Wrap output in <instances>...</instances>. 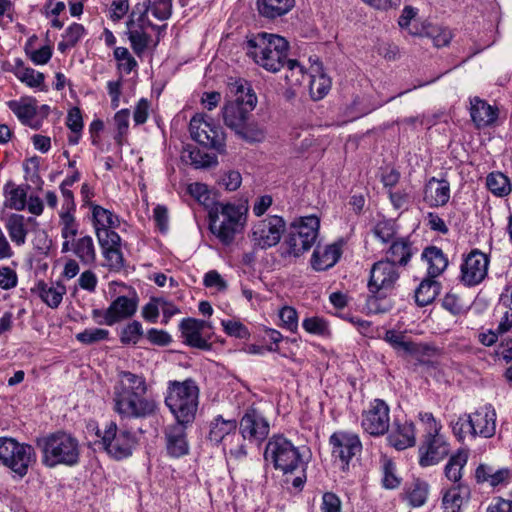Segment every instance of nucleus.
Returning <instances> with one entry per match:
<instances>
[{
    "label": "nucleus",
    "mask_w": 512,
    "mask_h": 512,
    "mask_svg": "<svg viewBox=\"0 0 512 512\" xmlns=\"http://www.w3.org/2000/svg\"><path fill=\"white\" fill-rule=\"evenodd\" d=\"M148 384L141 374L120 371L113 386V410L121 420L146 419L159 410L158 402L147 396Z\"/></svg>",
    "instance_id": "1"
},
{
    "label": "nucleus",
    "mask_w": 512,
    "mask_h": 512,
    "mask_svg": "<svg viewBox=\"0 0 512 512\" xmlns=\"http://www.w3.org/2000/svg\"><path fill=\"white\" fill-rule=\"evenodd\" d=\"M231 91L234 98L227 100L221 109L224 124L246 142H261L265 137L263 129L257 123L249 121L257 105L255 92L244 80L232 84Z\"/></svg>",
    "instance_id": "2"
},
{
    "label": "nucleus",
    "mask_w": 512,
    "mask_h": 512,
    "mask_svg": "<svg viewBox=\"0 0 512 512\" xmlns=\"http://www.w3.org/2000/svg\"><path fill=\"white\" fill-rule=\"evenodd\" d=\"M264 459L271 462L276 470L282 472L285 481L292 479L293 487L302 488L306 481V463L302 459L299 449L282 435L272 436L265 447Z\"/></svg>",
    "instance_id": "3"
},
{
    "label": "nucleus",
    "mask_w": 512,
    "mask_h": 512,
    "mask_svg": "<svg viewBox=\"0 0 512 512\" xmlns=\"http://www.w3.org/2000/svg\"><path fill=\"white\" fill-rule=\"evenodd\" d=\"M289 43L277 34L259 32L246 42V54L265 70L276 73L288 61Z\"/></svg>",
    "instance_id": "4"
},
{
    "label": "nucleus",
    "mask_w": 512,
    "mask_h": 512,
    "mask_svg": "<svg viewBox=\"0 0 512 512\" xmlns=\"http://www.w3.org/2000/svg\"><path fill=\"white\" fill-rule=\"evenodd\" d=\"M42 463L48 468L58 465L74 466L79 462V441L70 433L58 431L37 440Z\"/></svg>",
    "instance_id": "5"
},
{
    "label": "nucleus",
    "mask_w": 512,
    "mask_h": 512,
    "mask_svg": "<svg viewBox=\"0 0 512 512\" xmlns=\"http://www.w3.org/2000/svg\"><path fill=\"white\" fill-rule=\"evenodd\" d=\"M245 209L242 205L217 202L209 211V229L223 244H231L246 223Z\"/></svg>",
    "instance_id": "6"
},
{
    "label": "nucleus",
    "mask_w": 512,
    "mask_h": 512,
    "mask_svg": "<svg viewBox=\"0 0 512 512\" xmlns=\"http://www.w3.org/2000/svg\"><path fill=\"white\" fill-rule=\"evenodd\" d=\"M199 388L195 381L186 379L168 383L165 404L180 423H192L198 409Z\"/></svg>",
    "instance_id": "7"
},
{
    "label": "nucleus",
    "mask_w": 512,
    "mask_h": 512,
    "mask_svg": "<svg viewBox=\"0 0 512 512\" xmlns=\"http://www.w3.org/2000/svg\"><path fill=\"white\" fill-rule=\"evenodd\" d=\"M238 421L236 419H224L217 415L209 423L208 439L216 445L222 444L223 450H229L231 457L239 460L247 455L246 444L240 443L237 433Z\"/></svg>",
    "instance_id": "8"
},
{
    "label": "nucleus",
    "mask_w": 512,
    "mask_h": 512,
    "mask_svg": "<svg viewBox=\"0 0 512 512\" xmlns=\"http://www.w3.org/2000/svg\"><path fill=\"white\" fill-rule=\"evenodd\" d=\"M319 227L320 220L314 215L294 220L285 239L288 255L298 257L308 251L317 239Z\"/></svg>",
    "instance_id": "9"
},
{
    "label": "nucleus",
    "mask_w": 512,
    "mask_h": 512,
    "mask_svg": "<svg viewBox=\"0 0 512 512\" xmlns=\"http://www.w3.org/2000/svg\"><path fill=\"white\" fill-rule=\"evenodd\" d=\"M240 443L246 440L260 445L270 433V422L255 404L245 407L238 421Z\"/></svg>",
    "instance_id": "10"
},
{
    "label": "nucleus",
    "mask_w": 512,
    "mask_h": 512,
    "mask_svg": "<svg viewBox=\"0 0 512 512\" xmlns=\"http://www.w3.org/2000/svg\"><path fill=\"white\" fill-rule=\"evenodd\" d=\"M96 435L104 450L117 460L129 457L137 444L136 437L129 430H119L115 422H109L103 433L97 429Z\"/></svg>",
    "instance_id": "11"
},
{
    "label": "nucleus",
    "mask_w": 512,
    "mask_h": 512,
    "mask_svg": "<svg viewBox=\"0 0 512 512\" xmlns=\"http://www.w3.org/2000/svg\"><path fill=\"white\" fill-rule=\"evenodd\" d=\"M190 135L200 145L222 152L225 149V133L221 127L214 125L211 118L204 114L194 115L189 124Z\"/></svg>",
    "instance_id": "12"
},
{
    "label": "nucleus",
    "mask_w": 512,
    "mask_h": 512,
    "mask_svg": "<svg viewBox=\"0 0 512 512\" xmlns=\"http://www.w3.org/2000/svg\"><path fill=\"white\" fill-rule=\"evenodd\" d=\"M286 229L285 220L278 215H269L253 224L251 241L257 248L268 249L276 246Z\"/></svg>",
    "instance_id": "13"
},
{
    "label": "nucleus",
    "mask_w": 512,
    "mask_h": 512,
    "mask_svg": "<svg viewBox=\"0 0 512 512\" xmlns=\"http://www.w3.org/2000/svg\"><path fill=\"white\" fill-rule=\"evenodd\" d=\"M361 426L371 436L378 437L389 432L390 408L382 399H374L362 412Z\"/></svg>",
    "instance_id": "14"
},
{
    "label": "nucleus",
    "mask_w": 512,
    "mask_h": 512,
    "mask_svg": "<svg viewBox=\"0 0 512 512\" xmlns=\"http://www.w3.org/2000/svg\"><path fill=\"white\" fill-rule=\"evenodd\" d=\"M488 256L478 249H473L461 264V282L467 287L480 284L487 276Z\"/></svg>",
    "instance_id": "15"
},
{
    "label": "nucleus",
    "mask_w": 512,
    "mask_h": 512,
    "mask_svg": "<svg viewBox=\"0 0 512 512\" xmlns=\"http://www.w3.org/2000/svg\"><path fill=\"white\" fill-rule=\"evenodd\" d=\"M450 451V445L440 431L427 433L419 446V464L428 467L438 464Z\"/></svg>",
    "instance_id": "16"
},
{
    "label": "nucleus",
    "mask_w": 512,
    "mask_h": 512,
    "mask_svg": "<svg viewBox=\"0 0 512 512\" xmlns=\"http://www.w3.org/2000/svg\"><path fill=\"white\" fill-rule=\"evenodd\" d=\"M383 339L399 356L414 357L420 364L424 363L423 357L430 356L433 352L429 345L407 340L403 333L395 330H387Z\"/></svg>",
    "instance_id": "17"
},
{
    "label": "nucleus",
    "mask_w": 512,
    "mask_h": 512,
    "mask_svg": "<svg viewBox=\"0 0 512 512\" xmlns=\"http://www.w3.org/2000/svg\"><path fill=\"white\" fill-rule=\"evenodd\" d=\"M399 278V273L395 266L386 260H381L373 264L370 271L368 289L373 294H382L391 290Z\"/></svg>",
    "instance_id": "18"
},
{
    "label": "nucleus",
    "mask_w": 512,
    "mask_h": 512,
    "mask_svg": "<svg viewBox=\"0 0 512 512\" xmlns=\"http://www.w3.org/2000/svg\"><path fill=\"white\" fill-rule=\"evenodd\" d=\"M329 443L332 447V456L339 458L346 465L362 450L359 436L354 433L335 432L330 436Z\"/></svg>",
    "instance_id": "19"
},
{
    "label": "nucleus",
    "mask_w": 512,
    "mask_h": 512,
    "mask_svg": "<svg viewBox=\"0 0 512 512\" xmlns=\"http://www.w3.org/2000/svg\"><path fill=\"white\" fill-rule=\"evenodd\" d=\"M190 423H176L169 425L165 431L166 450L169 456L179 458L189 453L186 428Z\"/></svg>",
    "instance_id": "20"
},
{
    "label": "nucleus",
    "mask_w": 512,
    "mask_h": 512,
    "mask_svg": "<svg viewBox=\"0 0 512 512\" xmlns=\"http://www.w3.org/2000/svg\"><path fill=\"white\" fill-rule=\"evenodd\" d=\"M35 461L36 454L34 448L29 444L17 442L15 449L10 453L4 466L10 468L20 478H23Z\"/></svg>",
    "instance_id": "21"
},
{
    "label": "nucleus",
    "mask_w": 512,
    "mask_h": 512,
    "mask_svg": "<svg viewBox=\"0 0 512 512\" xmlns=\"http://www.w3.org/2000/svg\"><path fill=\"white\" fill-rule=\"evenodd\" d=\"M470 418L475 430L473 438L477 436L491 438L495 435L497 414L491 404H487L471 413Z\"/></svg>",
    "instance_id": "22"
},
{
    "label": "nucleus",
    "mask_w": 512,
    "mask_h": 512,
    "mask_svg": "<svg viewBox=\"0 0 512 512\" xmlns=\"http://www.w3.org/2000/svg\"><path fill=\"white\" fill-rule=\"evenodd\" d=\"M208 326L204 320H197L194 318H185L181 321L179 328L184 338V342L194 348L209 350L211 344L208 343L201 335L202 330Z\"/></svg>",
    "instance_id": "23"
},
{
    "label": "nucleus",
    "mask_w": 512,
    "mask_h": 512,
    "mask_svg": "<svg viewBox=\"0 0 512 512\" xmlns=\"http://www.w3.org/2000/svg\"><path fill=\"white\" fill-rule=\"evenodd\" d=\"M342 241L324 247L317 246L311 257V265L315 271H326L332 268L342 255Z\"/></svg>",
    "instance_id": "24"
},
{
    "label": "nucleus",
    "mask_w": 512,
    "mask_h": 512,
    "mask_svg": "<svg viewBox=\"0 0 512 512\" xmlns=\"http://www.w3.org/2000/svg\"><path fill=\"white\" fill-rule=\"evenodd\" d=\"M388 443L397 450H404L416 443L415 426L412 422L395 421L387 436Z\"/></svg>",
    "instance_id": "25"
},
{
    "label": "nucleus",
    "mask_w": 512,
    "mask_h": 512,
    "mask_svg": "<svg viewBox=\"0 0 512 512\" xmlns=\"http://www.w3.org/2000/svg\"><path fill=\"white\" fill-rule=\"evenodd\" d=\"M137 307L136 297L118 296L106 309V325L112 326L121 320L132 317L136 313Z\"/></svg>",
    "instance_id": "26"
},
{
    "label": "nucleus",
    "mask_w": 512,
    "mask_h": 512,
    "mask_svg": "<svg viewBox=\"0 0 512 512\" xmlns=\"http://www.w3.org/2000/svg\"><path fill=\"white\" fill-rule=\"evenodd\" d=\"M450 199V185L446 180H438L432 177L426 184L424 200L431 207L445 205Z\"/></svg>",
    "instance_id": "27"
},
{
    "label": "nucleus",
    "mask_w": 512,
    "mask_h": 512,
    "mask_svg": "<svg viewBox=\"0 0 512 512\" xmlns=\"http://www.w3.org/2000/svg\"><path fill=\"white\" fill-rule=\"evenodd\" d=\"M411 241L406 237H400L392 241L386 251V261L394 266H406L414 255Z\"/></svg>",
    "instance_id": "28"
},
{
    "label": "nucleus",
    "mask_w": 512,
    "mask_h": 512,
    "mask_svg": "<svg viewBox=\"0 0 512 512\" xmlns=\"http://www.w3.org/2000/svg\"><path fill=\"white\" fill-rule=\"evenodd\" d=\"M33 223L36 224V220L33 217L26 218L21 214H11L6 222L5 228L8 232V235L11 241L16 246H22L26 242V237L28 234L27 224Z\"/></svg>",
    "instance_id": "29"
},
{
    "label": "nucleus",
    "mask_w": 512,
    "mask_h": 512,
    "mask_svg": "<svg viewBox=\"0 0 512 512\" xmlns=\"http://www.w3.org/2000/svg\"><path fill=\"white\" fill-rule=\"evenodd\" d=\"M256 6L261 17L274 20L289 13L295 6V0H257Z\"/></svg>",
    "instance_id": "30"
},
{
    "label": "nucleus",
    "mask_w": 512,
    "mask_h": 512,
    "mask_svg": "<svg viewBox=\"0 0 512 512\" xmlns=\"http://www.w3.org/2000/svg\"><path fill=\"white\" fill-rule=\"evenodd\" d=\"M470 115L477 127H486L497 119V110L484 100L475 97L471 100Z\"/></svg>",
    "instance_id": "31"
},
{
    "label": "nucleus",
    "mask_w": 512,
    "mask_h": 512,
    "mask_svg": "<svg viewBox=\"0 0 512 512\" xmlns=\"http://www.w3.org/2000/svg\"><path fill=\"white\" fill-rule=\"evenodd\" d=\"M469 495V488L461 483L449 488L443 494L444 512H461V507Z\"/></svg>",
    "instance_id": "32"
},
{
    "label": "nucleus",
    "mask_w": 512,
    "mask_h": 512,
    "mask_svg": "<svg viewBox=\"0 0 512 512\" xmlns=\"http://www.w3.org/2000/svg\"><path fill=\"white\" fill-rule=\"evenodd\" d=\"M422 258L428 263V276L436 278L441 275L448 266V259L443 251L436 246L426 247Z\"/></svg>",
    "instance_id": "33"
},
{
    "label": "nucleus",
    "mask_w": 512,
    "mask_h": 512,
    "mask_svg": "<svg viewBox=\"0 0 512 512\" xmlns=\"http://www.w3.org/2000/svg\"><path fill=\"white\" fill-rule=\"evenodd\" d=\"M9 109L17 116L22 124L28 123L38 114L37 100L33 97H24L20 100L7 102Z\"/></svg>",
    "instance_id": "34"
},
{
    "label": "nucleus",
    "mask_w": 512,
    "mask_h": 512,
    "mask_svg": "<svg viewBox=\"0 0 512 512\" xmlns=\"http://www.w3.org/2000/svg\"><path fill=\"white\" fill-rule=\"evenodd\" d=\"M510 473L508 469L495 470L492 466L480 464L475 471V479L477 483H489L491 487H496L509 479Z\"/></svg>",
    "instance_id": "35"
},
{
    "label": "nucleus",
    "mask_w": 512,
    "mask_h": 512,
    "mask_svg": "<svg viewBox=\"0 0 512 512\" xmlns=\"http://www.w3.org/2000/svg\"><path fill=\"white\" fill-rule=\"evenodd\" d=\"M440 292V283L431 278L422 280L415 291V301L418 306L424 307L431 304Z\"/></svg>",
    "instance_id": "36"
},
{
    "label": "nucleus",
    "mask_w": 512,
    "mask_h": 512,
    "mask_svg": "<svg viewBox=\"0 0 512 512\" xmlns=\"http://www.w3.org/2000/svg\"><path fill=\"white\" fill-rule=\"evenodd\" d=\"M72 251L83 264L90 265L96 260L95 245L91 236L86 235L73 240Z\"/></svg>",
    "instance_id": "37"
},
{
    "label": "nucleus",
    "mask_w": 512,
    "mask_h": 512,
    "mask_svg": "<svg viewBox=\"0 0 512 512\" xmlns=\"http://www.w3.org/2000/svg\"><path fill=\"white\" fill-rule=\"evenodd\" d=\"M429 494V485L427 482L415 479L406 488V498L412 507L423 506Z\"/></svg>",
    "instance_id": "38"
},
{
    "label": "nucleus",
    "mask_w": 512,
    "mask_h": 512,
    "mask_svg": "<svg viewBox=\"0 0 512 512\" xmlns=\"http://www.w3.org/2000/svg\"><path fill=\"white\" fill-rule=\"evenodd\" d=\"M92 219L95 231L97 228H117L120 224L119 218L112 211L100 205L91 203Z\"/></svg>",
    "instance_id": "39"
},
{
    "label": "nucleus",
    "mask_w": 512,
    "mask_h": 512,
    "mask_svg": "<svg viewBox=\"0 0 512 512\" xmlns=\"http://www.w3.org/2000/svg\"><path fill=\"white\" fill-rule=\"evenodd\" d=\"M468 461V453L464 450H459L456 454L452 455L445 465V476L448 480L459 483L462 478V470Z\"/></svg>",
    "instance_id": "40"
},
{
    "label": "nucleus",
    "mask_w": 512,
    "mask_h": 512,
    "mask_svg": "<svg viewBox=\"0 0 512 512\" xmlns=\"http://www.w3.org/2000/svg\"><path fill=\"white\" fill-rule=\"evenodd\" d=\"M409 34L415 35V36H427L432 38L433 44L436 47H444L447 46L451 39L452 34L451 31L447 28H440V27H423L422 31H419L418 29L412 30L409 29Z\"/></svg>",
    "instance_id": "41"
},
{
    "label": "nucleus",
    "mask_w": 512,
    "mask_h": 512,
    "mask_svg": "<svg viewBox=\"0 0 512 512\" xmlns=\"http://www.w3.org/2000/svg\"><path fill=\"white\" fill-rule=\"evenodd\" d=\"M15 76L31 88H40L44 83V74L30 67H25L21 60H17L14 68Z\"/></svg>",
    "instance_id": "42"
},
{
    "label": "nucleus",
    "mask_w": 512,
    "mask_h": 512,
    "mask_svg": "<svg viewBox=\"0 0 512 512\" xmlns=\"http://www.w3.org/2000/svg\"><path fill=\"white\" fill-rule=\"evenodd\" d=\"M4 192L6 194L5 205L11 209L23 210L26 206V190L21 186H15L12 182L5 185Z\"/></svg>",
    "instance_id": "43"
},
{
    "label": "nucleus",
    "mask_w": 512,
    "mask_h": 512,
    "mask_svg": "<svg viewBox=\"0 0 512 512\" xmlns=\"http://www.w3.org/2000/svg\"><path fill=\"white\" fill-rule=\"evenodd\" d=\"M38 289L41 299L51 308H57L66 293L65 286L60 284L48 286L45 283H40Z\"/></svg>",
    "instance_id": "44"
},
{
    "label": "nucleus",
    "mask_w": 512,
    "mask_h": 512,
    "mask_svg": "<svg viewBox=\"0 0 512 512\" xmlns=\"http://www.w3.org/2000/svg\"><path fill=\"white\" fill-rule=\"evenodd\" d=\"M309 77V89L311 97L314 100H320L324 98L331 88V79L322 71H318L317 74L310 75Z\"/></svg>",
    "instance_id": "45"
},
{
    "label": "nucleus",
    "mask_w": 512,
    "mask_h": 512,
    "mask_svg": "<svg viewBox=\"0 0 512 512\" xmlns=\"http://www.w3.org/2000/svg\"><path fill=\"white\" fill-rule=\"evenodd\" d=\"M487 188L496 196H506L511 192V184L507 176L501 172H492L486 179Z\"/></svg>",
    "instance_id": "46"
},
{
    "label": "nucleus",
    "mask_w": 512,
    "mask_h": 512,
    "mask_svg": "<svg viewBox=\"0 0 512 512\" xmlns=\"http://www.w3.org/2000/svg\"><path fill=\"white\" fill-rule=\"evenodd\" d=\"M285 80L290 86H299L308 77L305 68L295 59H289L286 64Z\"/></svg>",
    "instance_id": "47"
},
{
    "label": "nucleus",
    "mask_w": 512,
    "mask_h": 512,
    "mask_svg": "<svg viewBox=\"0 0 512 512\" xmlns=\"http://www.w3.org/2000/svg\"><path fill=\"white\" fill-rule=\"evenodd\" d=\"M127 35L134 53L137 56H141L148 48L151 36L146 32H140L136 29L128 30Z\"/></svg>",
    "instance_id": "48"
},
{
    "label": "nucleus",
    "mask_w": 512,
    "mask_h": 512,
    "mask_svg": "<svg viewBox=\"0 0 512 512\" xmlns=\"http://www.w3.org/2000/svg\"><path fill=\"white\" fill-rule=\"evenodd\" d=\"M453 434L459 439L464 440L466 436L473 438V424L471 422L470 414H463L458 417L456 421L451 422Z\"/></svg>",
    "instance_id": "49"
},
{
    "label": "nucleus",
    "mask_w": 512,
    "mask_h": 512,
    "mask_svg": "<svg viewBox=\"0 0 512 512\" xmlns=\"http://www.w3.org/2000/svg\"><path fill=\"white\" fill-rule=\"evenodd\" d=\"M108 336L109 331L106 329L90 328L78 333L76 335V339L83 344L91 345L96 342L107 340Z\"/></svg>",
    "instance_id": "50"
},
{
    "label": "nucleus",
    "mask_w": 512,
    "mask_h": 512,
    "mask_svg": "<svg viewBox=\"0 0 512 512\" xmlns=\"http://www.w3.org/2000/svg\"><path fill=\"white\" fill-rule=\"evenodd\" d=\"M72 212L73 211L65 210L60 213V221L62 225L61 236L64 239L73 238L78 232V225Z\"/></svg>",
    "instance_id": "51"
},
{
    "label": "nucleus",
    "mask_w": 512,
    "mask_h": 512,
    "mask_svg": "<svg viewBox=\"0 0 512 512\" xmlns=\"http://www.w3.org/2000/svg\"><path fill=\"white\" fill-rule=\"evenodd\" d=\"M114 228H97L96 235L102 249L119 247L121 238Z\"/></svg>",
    "instance_id": "52"
},
{
    "label": "nucleus",
    "mask_w": 512,
    "mask_h": 512,
    "mask_svg": "<svg viewBox=\"0 0 512 512\" xmlns=\"http://www.w3.org/2000/svg\"><path fill=\"white\" fill-rule=\"evenodd\" d=\"M143 335L142 325L139 321H133L121 331L120 340L123 344H136Z\"/></svg>",
    "instance_id": "53"
},
{
    "label": "nucleus",
    "mask_w": 512,
    "mask_h": 512,
    "mask_svg": "<svg viewBox=\"0 0 512 512\" xmlns=\"http://www.w3.org/2000/svg\"><path fill=\"white\" fill-rule=\"evenodd\" d=\"M394 224L388 220L379 221L373 228V234L383 243L392 242L395 236Z\"/></svg>",
    "instance_id": "54"
},
{
    "label": "nucleus",
    "mask_w": 512,
    "mask_h": 512,
    "mask_svg": "<svg viewBox=\"0 0 512 512\" xmlns=\"http://www.w3.org/2000/svg\"><path fill=\"white\" fill-rule=\"evenodd\" d=\"M173 11L172 0H152L151 12L152 15L160 20H168Z\"/></svg>",
    "instance_id": "55"
},
{
    "label": "nucleus",
    "mask_w": 512,
    "mask_h": 512,
    "mask_svg": "<svg viewBox=\"0 0 512 512\" xmlns=\"http://www.w3.org/2000/svg\"><path fill=\"white\" fill-rule=\"evenodd\" d=\"M18 285V275L10 266H0V289L11 290Z\"/></svg>",
    "instance_id": "56"
},
{
    "label": "nucleus",
    "mask_w": 512,
    "mask_h": 512,
    "mask_svg": "<svg viewBox=\"0 0 512 512\" xmlns=\"http://www.w3.org/2000/svg\"><path fill=\"white\" fill-rule=\"evenodd\" d=\"M279 318L282 326L291 332H295L298 328L297 311L290 306L283 307L279 312Z\"/></svg>",
    "instance_id": "57"
},
{
    "label": "nucleus",
    "mask_w": 512,
    "mask_h": 512,
    "mask_svg": "<svg viewBox=\"0 0 512 512\" xmlns=\"http://www.w3.org/2000/svg\"><path fill=\"white\" fill-rule=\"evenodd\" d=\"M302 326L310 334L325 335L328 332L327 322L319 317L305 318Z\"/></svg>",
    "instance_id": "58"
},
{
    "label": "nucleus",
    "mask_w": 512,
    "mask_h": 512,
    "mask_svg": "<svg viewBox=\"0 0 512 512\" xmlns=\"http://www.w3.org/2000/svg\"><path fill=\"white\" fill-rule=\"evenodd\" d=\"M107 266L112 270H120L124 266L123 255L119 247L103 249Z\"/></svg>",
    "instance_id": "59"
},
{
    "label": "nucleus",
    "mask_w": 512,
    "mask_h": 512,
    "mask_svg": "<svg viewBox=\"0 0 512 512\" xmlns=\"http://www.w3.org/2000/svg\"><path fill=\"white\" fill-rule=\"evenodd\" d=\"M222 326L229 336L244 339L249 335L247 328L239 321L223 320Z\"/></svg>",
    "instance_id": "60"
},
{
    "label": "nucleus",
    "mask_w": 512,
    "mask_h": 512,
    "mask_svg": "<svg viewBox=\"0 0 512 512\" xmlns=\"http://www.w3.org/2000/svg\"><path fill=\"white\" fill-rule=\"evenodd\" d=\"M114 57L118 61H124L122 66L126 73H130L137 66L136 60L125 47H117L114 50Z\"/></svg>",
    "instance_id": "61"
},
{
    "label": "nucleus",
    "mask_w": 512,
    "mask_h": 512,
    "mask_svg": "<svg viewBox=\"0 0 512 512\" xmlns=\"http://www.w3.org/2000/svg\"><path fill=\"white\" fill-rule=\"evenodd\" d=\"M66 124L68 128L75 134H79L83 128V119L81 111L78 107L69 110Z\"/></svg>",
    "instance_id": "62"
},
{
    "label": "nucleus",
    "mask_w": 512,
    "mask_h": 512,
    "mask_svg": "<svg viewBox=\"0 0 512 512\" xmlns=\"http://www.w3.org/2000/svg\"><path fill=\"white\" fill-rule=\"evenodd\" d=\"M321 510L322 512H341V501L339 497L331 492L324 493Z\"/></svg>",
    "instance_id": "63"
},
{
    "label": "nucleus",
    "mask_w": 512,
    "mask_h": 512,
    "mask_svg": "<svg viewBox=\"0 0 512 512\" xmlns=\"http://www.w3.org/2000/svg\"><path fill=\"white\" fill-rule=\"evenodd\" d=\"M84 34V26L78 23H73L65 30L63 38H65L68 41V43L74 47L78 43V41L84 36Z\"/></svg>",
    "instance_id": "64"
}]
</instances>
